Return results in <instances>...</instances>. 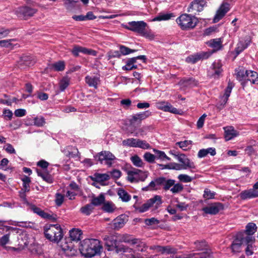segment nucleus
Instances as JSON below:
<instances>
[{"mask_svg": "<svg viewBox=\"0 0 258 258\" xmlns=\"http://www.w3.org/2000/svg\"><path fill=\"white\" fill-rule=\"evenodd\" d=\"M159 223L160 221L155 218H151L145 220V223L147 225L152 226L154 228L157 226Z\"/></svg>", "mask_w": 258, "mask_h": 258, "instance_id": "53", "label": "nucleus"}, {"mask_svg": "<svg viewBox=\"0 0 258 258\" xmlns=\"http://www.w3.org/2000/svg\"><path fill=\"white\" fill-rule=\"evenodd\" d=\"M136 238H133L132 236L128 234H123L121 236L120 241L130 244L131 246L134 242Z\"/></svg>", "mask_w": 258, "mask_h": 258, "instance_id": "49", "label": "nucleus"}, {"mask_svg": "<svg viewBox=\"0 0 258 258\" xmlns=\"http://www.w3.org/2000/svg\"><path fill=\"white\" fill-rule=\"evenodd\" d=\"M70 79L68 77H63L59 82V87L60 91L62 92L69 86Z\"/></svg>", "mask_w": 258, "mask_h": 258, "instance_id": "38", "label": "nucleus"}, {"mask_svg": "<svg viewBox=\"0 0 258 258\" xmlns=\"http://www.w3.org/2000/svg\"><path fill=\"white\" fill-rule=\"evenodd\" d=\"M178 179L181 182L184 183L190 182L192 180V178L189 175L185 174H180L178 177Z\"/></svg>", "mask_w": 258, "mask_h": 258, "instance_id": "58", "label": "nucleus"}, {"mask_svg": "<svg viewBox=\"0 0 258 258\" xmlns=\"http://www.w3.org/2000/svg\"><path fill=\"white\" fill-rule=\"evenodd\" d=\"M132 246L137 251L144 252L148 247L147 244L140 239L136 238Z\"/></svg>", "mask_w": 258, "mask_h": 258, "instance_id": "24", "label": "nucleus"}, {"mask_svg": "<svg viewBox=\"0 0 258 258\" xmlns=\"http://www.w3.org/2000/svg\"><path fill=\"white\" fill-rule=\"evenodd\" d=\"M14 228L5 225V222L0 221V244L5 245L9 241V236Z\"/></svg>", "mask_w": 258, "mask_h": 258, "instance_id": "8", "label": "nucleus"}, {"mask_svg": "<svg viewBox=\"0 0 258 258\" xmlns=\"http://www.w3.org/2000/svg\"><path fill=\"white\" fill-rule=\"evenodd\" d=\"M229 10V7L228 4L225 3L221 5L216 12L213 19V22L214 23L219 22L225 15Z\"/></svg>", "mask_w": 258, "mask_h": 258, "instance_id": "16", "label": "nucleus"}, {"mask_svg": "<svg viewBox=\"0 0 258 258\" xmlns=\"http://www.w3.org/2000/svg\"><path fill=\"white\" fill-rule=\"evenodd\" d=\"M242 244V239H240L237 236V237L233 241L231 245V249L233 253L239 252L241 250V247Z\"/></svg>", "mask_w": 258, "mask_h": 258, "instance_id": "30", "label": "nucleus"}, {"mask_svg": "<svg viewBox=\"0 0 258 258\" xmlns=\"http://www.w3.org/2000/svg\"><path fill=\"white\" fill-rule=\"evenodd\" d=\"M117 195L119 198L121 199L123 202H128L131 198V196L127 193L124 189L119 188L117 191Z\"/></svg>", "mask_w": 258, "mask_h": 258, "instance_id": "35", "label": "nucleus"}, {"mask_svg": "<svg viewBox=\"0 0 258 258\" xmlns=\"http://www.w3.org/2000/svg\"><path fill=\"white\" fill-rule=\"evenodd\" d=\"M233 85L232 83L229 82L226 89L225 90L224 95L221 97L220 103L218 105V107L221 109L226 104L228 98L230 95Z\"/></svg>", "mask_w": 258, "mask_h": 258, "instance_id": "19", "label": "nucleus"}, {"mask_svg": "<svg viewBox=\"0 0 258 258\" xmlns=\"http://www.w3.org/2000/svg\"><path fill=\"white\" fill-rule=\"evenodd\" d=\"M45 237L51 241L58 243L63 237L62 231L59 224H49L45 226Z\"/></svg>", "mask_w": 258, "mask_h": 258, "instance_id": "3", "label": "nucleus"}, {"mask_svg": "<svg viewBox=\"0 0 258 258\" xmlns=\"http://www.w3.org/2000/svg\"><path fill=\"white\" fill-rule=\"evenodd\" d=\"M144 158L146 161L151 163L154 162L156 156L150 152H146L144 155Z\"/></svg>", "mask_w": 258, "mask_h": 258, "instance_id": "59", "label": "nucleus"}, {"mask_svg": "<svg viewBox=\"0 0 258 258\" xmlns=\"http://www.w3.org/2000/svg\"><path fill=\"white\" fill-rule=\"evenodd\" d=\"M153 152L156 154V155H155L156 156V158L162 160H170V158L166 156L164 152L155 149H153Z\"/></svg>", "mask_w": 258, "mask_h": 258, "instance_id": "44", "label": "nucleus"}, {"mask_svg": "<svg viewBox=\"0 0 258 258\" xmlns=\"http://www.w3.org/2000/svg\"><path fill=\"white\" fill-rule=\"evenodd\" d=\"M210 54L208 52H201L190 55L186 58V61L189 63H195L201 59L207 58Z\"/></svg>", "mask_w": 258, "mask_h": 258, "instance_id": "18", "label": "nucleus"}, {"mask_svg": "<svg viewBox=\"0 0 258 258\" xmlns=\"http://www.w3.org/2000/svg\"><path fill=\"white\" fill-rule=\"evenodd\" d=\"M246 75L247 73H246V71L244 70H240L237 73L236 77L237 79L240 81H246V78L245 76Z\"/></svg>", "mask_w": 258, "mask_h": 258, "instance_id": "60", "label": "nucleus"}, {"mask_svg": "<svg viewBox=\"0 0 258 258\" xmlns=\"http://www.w3.org/2000/svg\"><path fill=\"white\" fill-rule=\"evenodd\" d=\"M125 28L138 33L150 40L153 39L155 37V35L148 29L147 24L143 21L129 22Z\"/></svg>", "mask_w": 258, "mask_h": 258, "instance_id": "2", "label": "nucleus"}, {"mask_svg": "<svg viewBox=\"0 0 258 258\" xmlns=\"http://www.w3.org/2000/svg\"><path fill=\"white\" fill-rule=\"evenodd\" d=\"M216 154V152L214 148H208L207 149L200 150L198 154V156L199 158H201L206 157L208 154L211 156H214Z\"/></svg>", "mask_w": 258, "mask_h": 258, "instance_id": "29", "label": "nucleus"}, {"mask_svg": "<svg viewBox=\"0 0 258 258\" xmlns=\"http://www.w3.org/2000/svg\"><path fill=\"white\" fill-rule=\"evenodd\" d=\"M82 232L79 229H73L70 231L71 241H78L82 237Z\"/></svg>", "mask_w": 258, "mask_h": 258, "instance_id": "28", "label": "nucleus"}, {"mask_svg": "<svg viewBox=\"0 0 258 258\" xmlns=\"http://www.w3.org/2000/svg\"><path fill=\"white\" fill-rule=\"evenodd\" d=\"M176 22L182 30H186L194 28L197 25L198 20L194 16L184 14L176 19Z\"/></svg>", "mask_w": 258, "mask_h": 258, "instance_id": "4", "label": "nucleus"}, {"mask_svg": "<svg viewBox=\"0 0 258 258\" xmlns=\"http://www.w3.org/2000/svg\"><path fill=\"white\" fill-rule=\"evenodd\" d=\"M58 245L66 255L72 256L75 255L76 249L73 242L70 239L65 238L60 240Z\"/></svg>", "mask_w": 258, "mask_h": 258, "instance_id": "9", "label": "nucleus"}, {"mask_svg": "<svg viewBox=\"0 0 258 258\" xmlns=\"http://www.w3.org/2000/svg\"><path fill=\"white\" fill-rule=\"evenodd\" d=\"M31 252L36 255H40L42 253V250L41 246L38 245H34L31 248Z\"/></svg>", "mask_w": 258, "mask_h": 258, "instance_id": "62", "label": "nucleus"}, {"mask_svg": "<svg viewBox=\"0 0 258 258\" xmlns=\"http://www.w3.org/2000/svg\"><path fill=\"white\" fill-rule=\"evenodd\" d=\"M256 231V225L253 223H249L246 226L245 233L248 235H252Z\"/></svg>", "mask_w": 258, "mask_h": 258, "instance_id": "48", "label": "nucleus"}, {"mask_svg": "<svg viewBox=\"0 0 258 258\" xmlns=\"http://www.w3.org/2000/svg\"><path fill=\"white\" fill-rule=\"evenodd\" d=\"M148 171H142L140 169L134 168L127 171V179L131 182H138L140 181H144L148 176Z\"/></svg>", "mask_w": 258, "mask_h": 258, "instance_id": "6", "label": "nucleus"}, {"mask_svg": "<svg viewBox=\"0 0 258 258\" xmlns=\"http://www.w3.org/2000/svg\"><path fill=\"white\" fill-rule=\"evenodd\" d=\"M137 59H142L145 62L146 57L145 55H140L137 57L131 58L127 61L125 66L122 67V69L123 70L128 71L136 69L137 66L134 65V63L136 62Z\"/></svg>", "mask_w": 258, "mask_h": 258, "instance_id": "21", "label": "nucleus"}, {"mask_svg": "<svg viewBox=\"0 0 258 258\" xmlns=\"http://www.w3.org/2000/svg\"><path fill=\"white\" fill-rule=\"evenodd\" d=\"M156 107L157 109L165 112H169L175 114H181L182 111L174 107L167 101H158L156 103Z\"/></svg>", "mask_w": 258, "mask_h": 258, "instance_id": "10", "label": "nucleus"}, {"mask_svg": "<svg viewBox=\"0 0 258 258\" xmlns=\"http://www.w3.org/2000/svg\"><path fill=\"white\" fill-rule=\"evenodd\" d=\"M128 131L131 134H133L135 136H138L139 135L143 136L144 135L143 128L137 129V127L135 126L131 128H128Z\"/></svg>", "mask_w": 258, "mask_h": 258, "instance_id": "56", "label": "nucleus"}, {"mask_svg": "<svg viewBox=\"0 0 258 258\" xmlns=\"http://www.w3.org/2000/svg\"><path fill=\"white\" fill-rule=\"evenodd\" d=\"M224 209L223 205L219 202L209 204L202 209V211L206 214L216 215Z\"/></svg>", "mask_w": 258, "mask_h": 258, "instance_id": "11", "label": "nucleus"}, {"mask_svg": "<svg viewBox=\"0 0 258 258\" xmlns=\"http://www.w3.org/2000/svg\"><path fill=\"white\" fill-rule=\"evenodd\" d=\"M223 40L221 38H216L208 41V44L215 51L220 50L222 47Z\"/></svg>", "mask_w": 258, "mask_h": 258, "instance_id": "26", "label": "nucleus"}, {"mask_svg": "<svg viewBox=\"0 0 258 258\" xmlns=\"http://www.w3.org/2000/svg\"><path fill=\"white\" fill-rule=\"evenodd\" d=\"M21 12L24 17H31L36 13L37 10L29 7H24L21 9Z\"/></svg>", "mask_w": 258, "mask_h": 258, "instance_id": "42", "label": "nucleus"}, {"mask_svg": "<svg viewBox=\"0 0 258 258\" xmlns=\"http://www.w3.org/2000/svg\"><path fill=\"white\" fill-rule=\"evenodd\" d=\"M137 148H140L143 149H148L150 148V146L146 141L138 139Z\"/></svg>", "mask_w": 258, "mask_h": 258, "instance_id": "64", "label": "nucleus"}, {"mask_svg": "<svg viewBox=\"0 0 258 258\" xmlns=\"http://www.w3.org/2000/svg\"><path fill=\"white\" fill-rule=\"evenodd\" d=\"M71 52L75 56H78L79 55V53H82L85 54H88L92 56H96L97 54L96 51L79 45H75L73 48L72 49Z\"/></svg>", "mask_w": 258, "mask_h": 258, "instance_id": "14", "label": "nucleus"}, {"mask_svg": "<svg viewBox=\"0 0 258 258\" xmlns=\"http://www.w3.org/2000/svg\"><path fill=\"white\" fill-rule=\"evenodd\" d=\"M192 141L185 140L184 141L178 142L176 143L183 150L186 151L191 148Z\"/></svg>", "mask_w": 258, "mask_h": 258, "instance_id": "41", "label": "nucleus"}, {"mask_svg": "<svg viewBox=\"0 0 258 258\" xmlns=\"http://www.w3.org/2000/svg\"><path fill=\"white\" fill-rule=\"evenodd\" d=\"M206 5V0H194L192 2L189 6V12H201L203 10Z\"/></svg>", "mask_w": 258, "mask_h": 258, "instance_id": "17", "label": "nucleus"}, {"mask_svg": "<svg viewBox=\"0 0 258 258\" xmlns=\"http://www.w3.org/2000/svg\"><path fill=\"white\" fill-rule=\"evenodd\" d=\"M159 180V178L156 179L155 181H152L148 186L144 187L143 190H156L158 188V186L160 185V183L157 182Z\"/></svg>", "mask_w": 258, "mask_h": 258, "instance_id": "46", "label": "nucleus"}, {"mask_svg": "<svg viewBox=\"0 0 258 258\" xmlns=\"http://www.w3.org/2000/svg\"><path fill=\"white\" fill-rule=\"evenodd\" d=\"M160 166L163 167L162 168H166V169H174L176 170H184L183 168L182 167V165L180 164L176 163H172L170 164L163 165H160Z\"/></svg>", "mask_w": 258, "mask_h": 258, "instance_id": "43", "label": "nucleus"}, {"mask_svg": "<svg viewBox=\"0 0 258 258\" xmlns=\"http://www.w3.org/2000/svg\"><path fill=\"white\" fill-rule=\"evenodd\" d=\"M177 160L181 163V165L184 170L196 168L194 163L187 158L184 154H181L177 156Z\"/></svg>", "mask_w": 258, "mask_h": 258, "instance_id": "15", "label": "nucleus"}, {"mask_svg": "<svg viewBox=\"0 0 258 258\" xmlns=\"http://www.w3.org/2000/svg\"><path fill=\"white\" fill-rule=\"evenodd\" d=\"M93 181L97 182H103L109 179V176L107 174L95 173L91 177Z\"/></svg>", "mask_w": 258, "mask_h": 258, "instance_id": "33", "label": "nucleus"}, {"mask_svg": "<svg viewBox=\"0 0 258 258\" xmlns=\"http://www.w3.org/2000/svg\"><path fill=\"white\" fill-rule=\"evenodd\" d=\"M247 75L245 76L246 81H250L252 84L257 83L258 81V74L256 72L252 71H246Z\"/></svg>", "mask_w": 258, "mask_h": 258, "instance_id": "32", "label": "nucleus"}, {"mask_svg": "<svg viewBox=\"0 0 258 258\" xmlns=\"http://www.w3.org/2000/svg\"><path fill=\"white\" fill-rule=\"evenodd\" d=\"M183 186L180 183L174 184L172 187L170 188V191L172 194H177L183 190Z\"/></svg>", "mask_w": 258, "mask_h": 258, "instance_id": "57", "label": "nucleus"}, {"mask_svg": "<svg viewBox=\"0 0 258 258\" xmlns=\"http://www.w3.org/2000/svg\"><path fill=\"white\" fill-rule=\"evenodd\" d=\"M93 209L94 207L92 204H88L81 209V212L86 215H89L92 213Z\"/></svg>", "mask_w": 258, "mask_h": 258, "instance_id": "54", "label": "nucleus"}, {"mask_svg": "<svg viewBox=\"0 0 258 258\" xmlns=\"http://www.w3.org/2000/svg\"><path fill=\"white\" fill-rule=\"evenodd\" d=\"M48 68L52 71L59 72L62 71L65 68V63L63 61H58L49 65Z\"/></svg>", "mask_w": 258, "mask_h": 258, "instance_id": "31", "label": "nucleus"}, {"mask_svg": "<svg viewBox=\"0 0 258 258\" xmlns=\"http://www.w3.org/2000/svg\"><path fill=\"white\" fill-rule=\"evenodd\" d=\"M128 221V217L125 215H121L116 217L113 221V227L115 229H119L124 226Z\"/></svg>", "mask_w": 258, "mask_h": 258, "instance_id": "20", "label": "nucleus"}, {"mask_svg": "<svg viewBox=\"0 0 258 258\" xmlns=\"http://www.w3.org/2000/svg\"><path fill=\"white\" fill-rule=\"evenodd\" d=\"M105 245L108 247V250H114L117 253L130 252L131 248L122 244L116 245V241L111 237H105Z\"/></svg>", "mask_w": 258, "mask_h": 258, "instance_id": "7", "label": "nucleus"}, {"mask_svg": "<svg viewBox=\"0 0 258 258\" xmlns=\"http://www.w3.org/2000/svg\"><path fill=\"white\" fill-rule=\"evenodd\" d=\"M163 202L161 196L156 195L154 197L149 199L141 206L137 208L136 210L140 213H144L152 208V210H156L162 205Z\"/></svg>", "mask_w": 258, "mask_h": 258, "instance_id": "5", "label": "nucleus"}, {"mask_svg": "<svg viewBox=\"0 0 258 258\" xmlns=\"http://www.w3.org/2000/svg\"><path fill=\"white\" fill-rule=\"evenodd\" d=\"M177 249L170 245L163 246V254H175Z\"/></svg>", "mask_w": 258, "mask_h": 258, "instance_id": "52", "label": "nucleus"}, {"mask_svg": "<svg viewBox=\"0 0 258 258\" xmlns=\"http://www.w3.org/2000/svg\"><path fill=\"white\" fill-rule=\"evenodd\" d=\"M249 41H240L237 44V46L235 48V51L237 55H238L240 52L244 50L247 47L249 44Z\"/></svg>", "mask_w": 258, "mask_h": 258, "instance_id": "37", "label": "nucleus"}, {"mask_svg": "<svg viewBox=\"0 0 258 258\" xmlns=\"http://www.w3.org/2000/svg\"><path fill=\"white\" fill-rule=\"evenodd\" d=\"M239 197L242 200L247 199H252L258 197V190H254L252 188L242 191L240 194Z\"/></svg>", "mask_w": 258, "mask_h": 258, "instance_id": "22", "label": "nucleus"}, {"mask_svg": "<svg viewBox=\"0 0 258 258\" xmlns=\"http://www.w3.org/2000/svg\"><path fill=\"white\" fill-rule=\"evenodd\" d=\"M157 182L160 183V185L163 186L164 189L167 190L170 189L174 185L175 180L173 179H166L165 178H159V180Z\"/></svg>", "mask_w": 258, "mask_h": 258, "instance_id": "27", "label": "nucleus"}, {"mask_svg": "<svg viewBox=\"0 0 258 258\" xmlns=\"http://www.w3.org/2000/svg\"><path fill=\"white\" fill-rule=\"evenodd\" d=\"M181 83L185 86L192 87L197 85L195 80L192 78L182 80Z\"/></svg>", "mask_w": 258, "mask_h": 258, "instance_id": "63", "label": "nucleus"}, {"mask_svg": "<svg viewBox=\"0 0 258 258\" xmlns=\"http://www.w3.org/2000/svg\"><path fill=\"white\" fill-rule=\"evenodd\" d=\"M34 123L37 126H42L45 123V119L42 116L36 117L34 119Z\"/></svg>", "mask_w": 258, "mask_h": 258, "instance_id": "61", "label": "nucleus"}, {"mask_svg": "<svg viewBox=\"0 0 258 258\" xmlns=\"http://www.w3.org/2000/svg\"><path fill=\"white\" fill-rule=\"evenodd\" d=\"M38 175L40 176L44 181H46L47 182L49 183H51L52 182L53 179L52 178L51 176L45 172H42L41 171L37 170V171Z\"/></svg>", "mask_w": 258, "mask_h": 258, "instance_id": "51", "label": "nucleus"}, {"mask_svg": "<svg viewBox=\"0 0 258 258\" xmlns=\"http://www.w3.org/2000/svg\"><path fill=\"white\" fill-rule=\"evenodd\" d=\"M222 67V64L220 60L214 61L209 72V76L214 78H218L223 71Z\"/></svg>", "mask_w": 258, "mask_h": 258, "instance_id": "13", "label": "nucleus"}, {"mask_svg": "<svg viewBox=\"0 0 258 258\" xmlns=\"http://www.w3.org/2000/svg\"><path fill=\"white\" fill-rule=\"evenodd\" d=\"M115 159V157L109 151H102L99 153L98 160L102 163L104 161L105 163L110 166L113 161Z\"/></svg>", "mask_w": 258, "mask_h": 258, "instance_id": "12", "label": "nucleus"}, {"mask_svg": "<svg viewBox=\"0 0 258 258\" xmlns=\"http://www.w3.org/2000/svg\"><path fill=\"white\" fill-rule=\"evenodd\" d=\"M86 82L90 87H93L95 88H97V85L99 83V79L97 77L87 76L85 78Z\"/></svg>", "mask_w": 258, "mask_h": 258, "instance_id": "34", "label": "nucleus"}, {"mask_svg": "<svg viewBox=\"0 0 258 258\" xmlns=\"http://www.w3.org/2000/svg\"><path fill=\"white\" fill-rule=\"evenodd\" d=\"M102 209L108 213H112L116 209L115 205L111 202H106L104 203Z\"/></svg>", "mask_w": 258, "mask_h": 258, "instance_id": "40", "label": "nucleus"}, {"mask_svg": "<svg viewBox=\"0 0 258 258\" xmlns=\"http://www.w3.org/2000/svg\"><path fill=\"white\" fill-rule=\"evenodd\" d=\"M251 235L246 234L245 236H244L243 235H242L241 233H239L237 235V236L240 239H242V243L245 242L248 245V244H253V238Z\"/></svg>", "mask_w": 258, "mask_h": 258, "instance_id": "50", "label": "nucleus"}, {"mask_svg": "<svg viewBox=\"0 0 258 258\" xmlns=\"http://www.w3.org/2000/svg\"><path fill=\"white\" fill-rule=\"evenodd\" d=\"M174 15L172 13L160 14L158 16L155 17L152 21H166L173 17Z\"/></svg>", "mask_w": 258, "mask_h": 258, "instance_id": "39", "label": "nucleus"}, {"mask_svg": "<svg viewBox=\"0 0 258 258\" xmlns=\"http://www.w3.org/2000/svg\"><path fill=\"white\" fill-rule=\"evenodd\" d=\"M102 248L100 241L97 239H85L81 242L79 249L82 255L92 257L100 252Z\"/></svg>", "mask_w": 258, "mask_h": 258, "instance_id": "1", "label": "nucleus"}, {"mask_svg": "<svg viewBox=\"0 0 258 258\" xmlns=\"http://www.w3.org/2000/svg\"><path fill=\"white\" fill-rule=\"evenodd\" d=\"M105 201V197L101 194L97 197H94L92 199L91 204L93 206H99L102 204Z\"/></svg>", "mask_w": 258, "mask_h": 258, "instance_id": "45", "label": "nucleus"}, {"mask_svg": "<svg viewBox=\"0 0 258 258\" xmlns=\"http://www.w3.org/2000/svg\"><path fill=\"white\" fill-rule=\"evenodd\" d=\"M131 159L133 164L136 167H142L145 164L142 160L137 155L132 157Z\"/></svg>", "mask_w": 258, "mask_h": 258, "instance_id": "47", "label": "nucleus"}, {"mask_svg": "<svg viewBox=\"0 0 258 258\" xmlns=\"http://www.w3.org/2000/svg\"><path fill=\"white\" fill-rule=\"evenodd\" d=\"M225 138L226 141H229L239 135L238 132L234 129L232 126H228L224 128Z\"/></svg>", "mask_w": 258, "mask_h": 258, "instance_id": "25", "label": "nucleus"}, {"mask_svg": "<svg viewBox=\"0 0 258 258\" xmlns=\"http://www.w3.org/2000/svg\"><path fill=\"white\" fill-rule=\"evenodd\" d=\"M22 180L23 186V188L22 190H24V192L28 191L30 187L29 183L31 181L30 178L25 176L22 178Z\"/></svg>", "mask_w": 258, "mask_h": 258, "instance_id": "55", "label": "nucleus"}, {"mask_svg": "<svg viewBox=\"0 0 258 258\" xmlns=\"http://www.w3.org/2000/svg\"><path fill=\"white\" fill-rule=\"evenodd\" d=\"M32 209L34 213L37 214L42 218L48 220H51L54 218L53 214L46 212L38 207L33 206L32 207Z\"/></svg>", "mask_w": 258, "mask_h": 258, "instance_id": "23", "label": "nucleus"}, {"mask_svg": "<svg viewBox=\"0 0 258 258\" xmlns=\"http://www.w3.org/2000/svg\"><path fill=\"white\" fill-rule=\"evenodd\" d=\"M138 139L128 138L122 141V145L124 146L137 148Z\"/></svg>", "mask_w": 258, "mask_h": 258, "instance_id": "36", "label": "nucleus"}]
</instances>
